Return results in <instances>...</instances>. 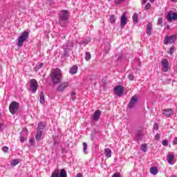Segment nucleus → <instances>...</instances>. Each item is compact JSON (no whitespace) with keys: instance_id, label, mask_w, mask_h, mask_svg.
<instances>
[{"instance_id":"nucleus-40","label":"nucleus","mask_w":177,"mask_h":177,"mask_svg":"<svg viewBox=\"0 0 177 177\" xmlns=\"http://www.w3.org/2000/svg\"><path fill=\"white\" fill-rule=\"evenodd\" d=\"M124 0H115V5H119V3H121Z\"/></svg>"},{"instance_id":"nucleus-27","label":"nucleus","mask_w":177,"mask_h":177,"mask_svg":"<svg viewBox=\"0 0 177 177\" xmlns=\"http://www.w3.org/2000/svg\"><path fill=\"white\" fill-rule=\"evenodd\" d=\"M86 150H88V145L86 142H83V151L84 154H88V151H86Z\"/></svg>"},{"instance_id":"nucleus-30","label":"nucleus","mask_w":177,"mask_h":177,"mask_svg":"<svg viewBox=\"0 0 177 177\" xmlns=\"http://www.w3.org/2000/svg\"><path fill=\"white\" fill-rule=\"evenodd\" d=\"M19 161L17 159H15L11 162L12 167H16L19 164Z\"/></svg>"},{"instance_id":"nucleus-45","label":"nucleus","mask_w":177,"mask_h":177,"mask_svg":"<svg viewBox=\"0 0 177 177\" xmlns=\"http://www.w3.org/2000/svg\"><path fill=\"white\" fill-rule=\"evenodd\" d=\"M24 140H25L24 137L21 136V138H20V142H21V143H24Z\"/></svg>"},{"instance_id":"nucleus-5","label":"nucleus","mask_w":177,"mask_h":177,"mask_svg":"<svg viewBox=\"0 0 177 177\" xmlns=\"http://www.w3.org/2000/svg\"><path fill=\"white\" fill-rule=\"evenodd\" d=\"M20 104L17 102H12L9 106V110L11 114H16L19 111V107Z\"/></svg>"},{"instance_id":"nucleus-35","label":"nucleus","mask_w":177,"mask_h":177,"mask_svg":"<svg viewBox=\"0 0 177 177\" xmlns=\"http://www.w3.org/2000/svg\"><path fill=\"white\" fill-rule=\"evenodd\" d=\"M150 8H151V4H150V3H148L145 5V9H147V10H149Z\"/></svg>"},{"instance_id":"nucleus-38","label":"nucleus","mask_w":177,"mask_h":177,"mask_svg":"<svg viewBox=\"0 0 177 177\" xmlns=\"http://www.w3.org/2000/svg\"><path fill=\"white\" fill-rule=\"evenodd\" d=\"M35 141V140L34 139V138H31L29 140V143H30V145H34Z\"/></svg>"},{"instance_id":"nucleus-29","label":"nucleus","mask_w":177,"mask_h":177,"mask_svg":"<svg viewBox=\"0 0 177 177\" xmlns=\"http://www.w3.org/2000/svg\"><path fill=\"white\" fill-rule=\"evenodd\" d=\"M109 21L111 24H114V23H115V17H114V15H111L109 17Z\"/></svg>"},{"instance_id":"nucleus-20","label":"nucleus","mask_w":177,"mask_h":177,"mask_svg":"<svg viewBox=\"0 0 177 177\" xmlns=\"http://www.w3.org/2000/svg\"><path fill=\"white\" fill-rule=\"evenodd\" d=\"M104 154L106 157L110 158V157H111V149H110V148H106L104 149Z\"/></svg>"},{"instance_id":"nucleus-33","label":"nucleus","mask_w":177,"mask_h":177,"mask_svg":"<svg viewBox=\"0 0 177 177\" xmlns=\"http://www.w3.org/2000/svg\"><path fill=\"white\" fill-rule=\"evenodd\" d=\"M149 0H141V2L142 3V5H146V3ZM155 0H149V2H154Z\"/></svg>"},{"instance_id":"nucleus-51","label":"nucleus","mask_w":177,"mask_h":177,"mask_svg":"<svg viewBox=\"0 0 177 177\" xmlns=\"http://www.w3.org/2000/svg\"><path fill=\"white\" fill-rule=\"evenodd\" d=\"M106 48H107L108 50H110V47L107 46Z\"/></svg>"},{"instance_id":"nucleus-53","label":"nucleus","mask_w":177,"mask_h":177,"mask_svg":"<svg viewBox=\"0 0 177 177\" xmlns=\"http://www.w3.org/2000/svg\"><path fill=\"white\" fill-rule=\"evenodd\" d=\"M171 2H175V0H171Z\"/></svg>"},{"instance_id":"nucleus-11","label":"nucleus","mask_w":177,"mask_h":177,"mask_svg":"<svg viewBox=\"0 0 177 177\" xmlns=\"http://www.w3.org/2000/svg\"><path fill=\"white\" fill-rule=\"evenodd\" d=\"M167 19L168 21H171L172 20H176L177 19V13L174 12V11L171 10L169 11L167 13Z\"/></svg>"},{"instance_id":"nucleus-13","label":"nucleus","mask_w":177,"mask_h":177,"mask_svg":"<svg viewBox=\"0 0 177 177\" xmlns=\"http://www.w3.org/2000/svg\"><path fill=\"white\" fill-rule=\"evenodd\" d=\"M167 160L170 165H174V164H175V156L174 155V153H169V154L167 156Z\"/></svg>"},{"instance_id":"nucleus-31","label":"nucleus","mask_w":177,"mask_h":177,"mask_svg":"<svg viewBox=\"0 0 177 177\" xmlns=\"http://www.w3.org/2000/svg\"><path fill=\"white\" fill-rule=\"evenodd\" d=\"M71 99L73 100V102H74V100H75V99H77V95L75 94V93L72 92L71 93Z\"/></svg>"},{"instance_id":"nucleus-52","label":"nucleus","mask_w":177,"mask_h":177,"mask_svg":"<svg viewBox=\"0 0 177 177\" xmlns=\"http://www.w3.org/2000/svg\"><path fill=\"white\" fill-rule=\"evenodd\" d=\"M169 28V26H167V29L168 30Z\"/></svg>"},{"instance_id":"nucleus-43","label":"nucleus","mask_w":177,"mask_h":177,"mask_svg":"<svg viewBox=\"0 0 177 177\" xmlns=\"http://www.w3.org/2000/svg\"><path fill=\"white\" fill-rule=\"evenodd\" d=\"M153 129H156L157 131L158 129V124L155 123L153 125Z\"/></svg>"},{"instance_id":"nucleus-46","label":"nucleus","mask_w":177,"mask_h":177,"mask_svg":"<svg viewBox=\"0 0 177 177\" xmlns=\"http://www.w3.org/2000/svg\"><path fill=\"white\" fill-rule=\"evenodd\" d=\"M38 68H41L42 67H44V63H41L37 66Z\"/></svg>"},{"instance_id":"nucleus-15","label":"nucleus","mask_w":177,"mask_h":177,"mask_svg":"<svg viewBox=\"0 0 177 177\" xmlns=\"http://www.w3.org/2000/svg\"><path fill=\"white\" fill-rule=\"evenodd\" d=\"M66 88H68V82H62L57 87L58 92H63Z\"/></svg>"},{"instance_id":"nucleus-14","label":"nucleus","mask_w":177,"mask_h":177,"mask_svg":"<svg viewBox=\"0 0 177 177\" xmlns=\"http://www.w3.org/2000/svg\"><path fill=\"white\" fill-rule=\"evenodd\" d=\"M100 115H102V111L100 110L95 111L93 114V121H95V122L99 121V119L100 118Z\"/></svg>"},{"instance_id":"nucleus-10","label":"nucleus","mask_w":177,"mask_h":177,"mask_svg":"<svg viewBox=\"0 0 177 177\" xmlns=\"http://www.w3.org/2000/svg\"><path fill=\"white\" fill-rule=\"evenodd\" d=\"M30 88L32 89V92L33 93H35L37 92V90L38 89V82H37L36 80H30Z\"/></svg>"},{"instance_id":"nucleus-25","label":"nucleus","mask_w":177,"mask_h":177,"mask_svg":"<svg viewBox=\"0 0 177 177\" xmlns=\"http://www.w3.org/2000/svg\"><path fill=\"white\" fill-rule=\"evenodd\" d=\"M132 19H133V23L136 24L138 21V13L135 12L134 15H133Z\"/></svg>"},{"instance_id":"nucleus-4","label":"nucleus","mask_w":177,"mask_h":177,"mask_svg":"<svg viewBox=\"0 0 177 177\" xmlns=\"http://www.w3.org/2000/svg\"><path fill=\"white\" fill-rule=\"evenodd\" d=\"M28 32L24 31L23 32L19 38L18 39V42H17V46L21 47L23 46V44H24L25 41L28 38Z\"/></svg>"},{"instance_id":"nucleus-48","label":"nucleus","mask_w":177,"mask_h":177,"mask_svg":"<svg viewBox=\"0 0 177 177\" xmlns=\"http://www.w3.org/2000/svg\"><path fill=\"white\" fill-rule=\"evenodd\" d=\"M76 177H84V176H82V174H81V173H79L76 175Z\"/></svg>"},{"instance_id":"nucleus-26","label":"nucleus","mask_w":177,"mask_h":177,"mask_svg":"<svg viewBox=\"0 0 177 177\" xmlns=\"http://www.w3.org/2000/svg\"><path fill=\"white\" fill-rule=\"evenodd\" d=\"M140 149L142 151H144V153H146V151H147V144L141 145Z\"/></svg>"},{"instance_id":"nucleus-23","label":"nucleus","mask_w":177,"mask_h":177,"mask_svg":"<svg viewBox=\"0 0 177 177\" xmlns=\"http://www.w3.org/2000/svg\"><path fill=\"white\" fill-rule=\"evenodd\" d=\"M39 102L41 104H44L45 103V95L44 94V92L40 93Z\"/></svg>"},{"instance_id":"nucleus-6","label":"nucleus","mask_w":177,"mask_h":177,"mask_svg":"<svg viewBox=\"0 0 177 177\" xmlns=\"http://www.w3.org/2000/svg\"><path fill=\"white\" fill-rule=\"evenodd\" d=\"M162 68L161 71L162 73H167L168 70H169V62L167 59H163L161 61Z\"/></svg>"},{"instance_id":"nucleus-18","label":"nucleus","mask_w":177,"mask_h":177,"mask_svg":"<svg viewBox=\"0 0 177 177\" xmlns=\"http://www.w3.org/2000/svg\"><path fill=\"white\" fill-rule=\"evenodd\" d=\"M153 30V24L151 23H149L147 25V35H151V30Z\"/></svg>"},{"instance_id":"nucleus-22","label":"nucleus","mask_w":177,"mask_h":177,"mask_svg":"<svg viewBox=\"0 0 177 177\" xmlns=\"http://www.w3.org/2000/svg\"><path fill=\"white\" fill-rule=\"evenodd\" d=\"M150 172L152 175H157L158 174V169L156 167H153L150 169Z\"/></svg>"},{"instance_id":"nucleus-44","label":"nucleus","mask_w":177,"mask_h":177,"mask_svg":"<svg viewBox=\"0 0 177 177\" xmlns=\"http://www.w3.org/2000/svg\"><path fill=\"white\" fill-rule=\"evenodd\" d=\"M173 145H177V137H176L173 140Z\"/></svg>"},{"instance_id":"nucleus-39","label":"nucleus","mask_w":177,"mask_h":177,"mask_svg":"<svg viewBox=\"0 0 177 177\" xmlns=\"http://www.w3.org/2000/svg\"><path fill=\"white\" fill-rule=\"evenodd\" d=\"M169 55H174V47H171L169 51Z\"/></svg>"},{"instance_id":"nucleus-8","label":"nucleus","mask_w":177,"mask_h":177,"mask_svg":"<svg viewBox=\"0 0 177 177\" xmlns=\"http://www.w3.org/2000/svg\"><path fill=\"white\" fill-rule=\"evenodd\" d=\"M126 24H128V17H127V14L123 13L120 17L121 28H124Z\"/></svg>"},{"instance_id":"nucleus-21","label":"nucleus","mask_w":177,"mask_h":177,"mask_svg":"<svg viewBox=\"0 0 177 177\" xmlns=\"http://www.w3.org/2000/svg\"><path fill=\"white\" fill-rule=\"evenodd\" d=\"M77 71H78V66H77V65L73 66L70 69L71 74H77Z\"/></svg>"},{"instance_id":"nucleus-24","label":"nucleus","mask_w":177,"mask_h":177,"mask_svg":"<svg viewBox=\"0 0 177 177\" xmlns=\"http://www.w3.org/2000/svg\"><path fill=\"white\" fill-rule=\"evenodd\" d=\"M44 128H45V122H41L38 124V129H37V131H42V132H43Z\"/></svg>"},{"instance_id":"nucleus-16","label":"nucleus","mask_w":177,"mask_h":177,"mask_svg":"<svg viewBox=\"0 0 177 177\" xmlns=\"http://www.w3.org/2000/svg\"><path fill=\"white\" fill-rule=\"evenodd\" d=\"M42 130H37L35 136L37 142H39L42 139Z\"/></svg>"},{"instance_id":"nucleus-42","label":"nucleus","mask_w":177,"mask_h":177,"mask_svg":"<svg viewBox=\"0 0 177 177\" xmlns=\"http://www.w3.org/2000/svg\"><path fill=\"white\" fill-rule=\"evenodd\" d=\"M112 177H121V175L120 174V173H115Z\"/></svg>"},{"instance_id":"nucleus-17","label":"nucleus","mask_w":177,"mask_h":177,"mask_svg":"<svg viewBox=\"0 0 177 177\" xmlns=\"http://www.w3.org/2000/svg\"><path fill=\"white\" fill-rule=\"evenodd\" d=\"M172 114H174V111H172V109L163 110V115L166 117H170V115H172Z\"/></svg>"},{"instance_id":"nucleus-28","label":"nucleus","mask_w":177,"mask_h":177,"mask_svg":"<svg viewBox=\"0 0 177 177\" xmlns=\"http://www.w3.org/2000/svg\"><path fill=\"white\" fill-rule=\"evenodd\" d=\"M91 53L89 52H86L85 54V60H86V62H89V60H91Z\"/></svg>"},{"instance_id":"nucleus-3","label":"nucleus","mask_w":177,"mask_h":177,"mask_svg":"<svg viewBox=\"0 0 177 177\" xmlns=\"http://www.w3.org/2000/svg\"><path fill=\"white\" fill-rule=\"evenodd\" d=\"M50 177H67V171L64 169H55L52 172Z\"/></svg>"},{"instance_id":"nucleus-55","label":"nucleus","mask_w":177,"mask_h":177,"mask_svg":"<svg viewBox=\"0 0 177 177\" xmlns=\"http://www.w3.org/2000/svg\"><path fill=\"white\" fill-rule=\"evenodd\" d=\"M109 1H111V0H109Z\"/></svg>"},{"instance_id":"nucleus-7","label":"nucleus","mask_w":177,"mask_h":177,"mask_svg":"<svg viewBox=\"0 0 177 177\" xmlns=\"http://www.w3.org/2000/svg\"><path fill=\"white\" fill-rule=\"evenodd\" d=\"M175 41H176V35L165 36L163 42L165 45H168V44H174Z\"/></svg>"},{"instance_id":"nucleus-37","label":"nucleus","mask_w":177,"mask_h":177,"mask_svg":"<svg viewBox=\"0 0 177 177\" xmlns=\"http://www.w3.org/2000/svg\"><path fill=\"white\" fill-rule=\"evenodd\" d=\"M8 150H9V148H8V147H2V151H3L4 153L8 152Z\"/></svg>"},{"instance_id":"nucleus-47","label":"nucleus","mask_w":177,"mask_h":177,"mask_svg":"<svg viewBox=\"0 0 177 177\" xmlns=\"http://www.w3.org/2000/svg\"><path fill=\"white\" fill-rule=\"evenodd\" d=\"M0 131H3V124L0 123Z\"/></svg>"},{"instance_id":"nucleus-1","label":"nucleus","mask_w":177,"mask_h":177,"mask_svg":"<svg viewBox=\"0 0 177 177\" xmlns=\"http://www.w3.org/2000/svg\"><path fill=\"white\" fill-rule=\"evenodd\" d=\"M68 11L64 10L61 11L59 17V23L61 27H66L68 24Z\"/></svg>"},{"instance_id":"nucleus-2","label":"nucleus","mask_w":177,"mask_h":177,"mask_svg":"<svg viewBox=\"0 0 177 177\" xmlns=\"http://www.w3.org/2000/svg\"><path fill=\"white\" fill-rule=\"evenodd\" d=\"M51 79L54 84H59L62 80V71L59 68L53 69L51 73Z\"/></svg>"},{"instance_id":"nucleus-41","label":"nucleus","mask_w":177,"mask_h":177,"mask_svg":"<svg viewBox=\"0 0 177 177\" xmlns=\"http://www.w3.org/2000/svg\"><path fill=\"white\" fill-rule=\"evenodd\" d=\"M155 140H160V134L159 133H157L155 136Z\"/></svg>"},{"instance_id":"nucleus-19","label":"nucleus","mask_w":177,"mask_h":177,"mask_svg":"<svg viewBox=\"0 0 177 177\" xmlns=\"http://www.w3.org/2000/svg\"><path fill=\"white\" fill-rule=\"evenodd\" d=\"M145 136V134L142 131H138L136 138L137 140H142L143 139V137Z\"/></svg>"},{"instance_id":"nucleus-9","label":"nucleus","mask_w":177,"mask_h":177,"mask_svg":"<svg viewBox=\"0 0 177 177\" xmlns=\"http://www.w3.org/2000/svg\"><path fill=\"white\" fill-rule=\"evenodd\" d=\"M114 92L117 96H122L124 95V86H116L114 88Z\"/></svg>"},{"instance_id":"nucleus-49","label":"nucleus","mask_w":177,"mask_h":177,"mask_svg":"<svg viewBox=\"0 0 177 177\" xmlns=\"http://www.w3.org/2000/svg\"><path fill=\"white\" fill-rule=\"evenodd\" d=\"M83 44H86V45H88L89 44V40H86L85 41H83Z\"/></svg>"},{"instance_id":"nucleus-32","label":"nucleus","mask_w":177,"mask_h":177,"mask_svg":"<svg viewBox=\"0 0 177 177\" xmlns=\"http://www.w3.org/2000/svg\"><path fill=\"white\" fill-rule=\"evenodd\" d=\"M128 78L130 81H133V80H135V76L133 74L131 73L128 75Z\"/></svg>"},{"instance_id":"nucleus-50","label":"nucleus","mask_w":177,"mask_h":177,"mask_svg":"<svg viewBox=\"0 0 177 177\" xmlns=\"http://www.w3.org/2000/svg\"><path fill=\"white\" fill-rule=\"evenodd\" d=\"M137 62H138V66H140L141 63H140V59H138Z\"/></svg>"},{"instance_id":"nucleus-12","label":"nucleus","mask_w":177,"mask_h":177,"mask_svg":"<svg viewBox=\"0 0 177 177\" xmlns=\"http://www.w3.org/2000/svg\"><path fill=\"white\" fill-rule=\"evenodd\" d=\"M136 103H138V97H136V95H134L131 97V100L129 103V109L135 107V106H136Z\"/></svg>"},{"instance_id":"nucleus-36","label":"nucleus","mask_w":177,"mask_h":177,"mask_svg":"<svg viewBox=\"0 0 177 177\" xmlns=\"http://www.w3.org/2000/svg\"><path fill=\"white\" fill-rule=\"evenodd\" d=\"M162 146H168V140H164L162 142Z\"/></svg>"},{"instance_id":"nucleus-54","label":"nucleus","mask_w":177,"mask_h":177,"mask_svg":"<svg viewBox=\"0 0 177 177\" xmlns=\"http://www.w3.org/2000/svg\"><path fill=\"white\" fill-rule=\"evenodd\" d=\"M171 177H177L176 176H171Z\"/></svg>"},{"instance_id":"nucleus-34","label":"nucleus","mask_w":177,"mask_h":177,"mask_svg":"<svg viewBox=\"0 0 177 177\" xmlns=\"http://www.w3.org/2000/svg\"><path fill=\"white\" fill-rule=\"evenodd\" d=\"M158 26H162V18H158Z\"/></svg>"}]
</instances>
